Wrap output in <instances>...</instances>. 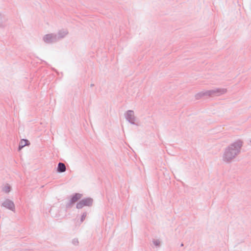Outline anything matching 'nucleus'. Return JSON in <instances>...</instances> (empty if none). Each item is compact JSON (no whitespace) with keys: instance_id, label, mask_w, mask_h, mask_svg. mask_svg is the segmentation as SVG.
<instances>
[{"instance_id":"f257e3e1","label":"nucleus","mask_w":251,"mask_h":251,"mask_svg":"<svg viewBox=\"0 0 251 251\" xmlns=\"http://www.w3.org/2000/svg\"><path fill=\"white\" fill-rule=\"evenodd\" d=\"M92 203V200L91 199H86L81 201L76 205L77 208H81L84 206L90 205Z\"/></svg>"},{"instance_id":"f03ea898","label":"nucleus","mask_w":251,"mask_h":251,"mask_svg":"<svg viewBox=\"0 0 251 251\" xmlns=\"http://www.w3.org/2000/svg\"><path fill=\"white\" fill-rule=\"evenodd\" d=\"M3 205L7 208H9L10 209H11L12 210L14 207V203H13V202H12L11 201H6L4 202V203H3Z\"/></svg>"},{"instance_id":"7ed1b4c3","label":"nucleus","mask_w":251,"mask_h":251,"mask_svg":"<svg viewBox=\"0 0 251 251\" xmlns=\"http://www.w3.org/2000/svg\"><path fill=\"white\" fill-rule=\"evenodd\" d=\"M29 141L27 140L22 139L19 144V149L21 150L22 148L26 145H29Z\"/></svg>"},{"instance_id":"20e7f679","label":"nucleus","mask_w":251,"mask_h":251,"mask_svg":"<svg viewBox=\"0 0 251 251\" xmlns=\"http://www.w3.org/2000/svg\"><path fill=\"white\" fill-rule=\"evenodd\" d=\"M81 198V195L80 194H75L71 199V202L75 203Z\"/></svg>"},{"instance_id":"39448f33","label":"nucleus","mask_w":251,"mask_h":251,"mask_svg":"<svg viewBox=\"0 0 251 251\" xmlns=\"http://www.w3.org/2000/svg\"><path fill=\"white\" fill-rule=\"evenodd\" d=\"M57 170L59 172H64L66 170V167L64 164L59 163L58 165Z\"/></svg>"},{"instance_id":"423d86ee","label":"nucleus","mask_w":251,"mask_h":251,"mask_svg":"<svg viewBox=\"0 0 251 251\" xmlns=\"http://www.w3.org/2000/svg\"><path fill=\"white\" fill-rule=\"evenodd\" d=\"M10 190V186L8 185H6L3 188V191L6 193H8Z\"/></svg>"},{"instance_id":"0eeeda50","label":"nucleus","mask_w":251,"mask_h":251,"mask_svg":"<svg viewBox=\"0 0 251 251\" xmlns=\"http://www.w3.org/2000/svg\"><path fill=\"white\" fill-rule=\"evenodd\" d=\"M52 38V36L51 35H47L45 38H44V40L45 41H49V40L51 39Z\"/></svg>"},{"instance_id":"6e6552de","label":"nucleus","mask_w":251,"mask_h":251,"mask_svg":"<svg viewBox=\"0 0 251 251\" xmlns=\"http://www.w3.org/2000/svg\"><path fill=\"white\" fill-rule=\"evenodd\" d=\"M229 153H231V152L228 151V152H226V156L227 158H230L229 156Z\"/></svg>"}]
</instances>
